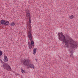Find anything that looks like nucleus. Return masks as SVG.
Wrapping results in <instances>:
<instances>
[{
    "instance_id": "obj_1",
    "label": "nucleus",
    "mask_w": 78,
    "mask_h": 78,
    "mask_svg": "<svg viewBox=\"0 0 78 78\" xmlns=\"http://www.w3.org/2000/svg\"><path fill=\"white\" fill-rule=\"evenodd\" d=\"M58 35L59 40L64 42L66 47H68L69 44L70 45V46L72 48H74L75 47H77V43L74 41L71 38L68 37L67 39L66 40L65 36L63 35V34L61 35V34H59V33H58Z\"/></svg>"
},
{
    "instance_id": "obj_2",
    "label": "nucleus",
    "mask_w": 78,
    "mask_h": 78,
    "mask_svg": "<svg viewBox=\"0 0 78 78\" xmlns=\"http://www.w3.org/2000/svg\"><path fill=\"white\" fill-rule=\"evenodd\" d=\"M1 67H3L4 70H10L11 69L10 66H9L8 63H2Z\"/></svg>"
},
{
    "instance_id": "obj_3",
    "label": "nucleus",
    "mask_w": 78,
    "mask_h": 78,
    "mask_svg": "<svg viewBox=\"0 0 78 78\" xmlns=\"http://www.w3.org/2000/svg\"><path fill=\"white\" fill-rule=\"evenodd\" d=\"M26 17L27 19H29V23H31V15H30V11L27 10L26 12Z\"/></svg>"
},
{
    "instance_id": "obj_4",
    "label": "nucleus",
    "mask_w": 78,
    "mask_h": 78,
    "mask_svg": "<svg viewBox=\"0 0 78 78\" xmlns=\"http://www.w3.org/2000/svg\"><path fill=\"white\" fill-rule=\"evenodd\" d=\"M23 63L24 66L28 67L30 64V61L28 59H24L23 61Z\"/></svg>"
},
{
    "instance_id": "obj_5",
    "label": "nucleus",
    "mask_w": 78,
    "mask_h": 78,
    "mask_svg": "<svg viewBox=\"0 0 78 78\" xmlns=\"http://www.w3.org/2000/svg\"><path fill=\"white\" fill-rule=\"evenodd\" d=\"M28 37L29 39L31 41H32L33 39L32 38V34H31V29H30L29 30V33H28Z\"/></svg>"
},
{
    "instance_id": "obj_6",
    "label": "nucleus",
    "mask_w": 78,
    "mask_h": 78,
    "mask_svg": "<svg viewBox=\"0 0 78 78\" xmlns=\"http://www.w3.org/2000/svg\"><path fill=\"white\" fill-rule=\"evenodd\" d=\"M4 61L5 62H8V58H7V56H5L4 58Z\"/></svg>"
},
{
    "instance_id": "obj_7",
    "label": "nucleus",
    "mask_w": 78,
    "mask_h": 78,
    "mask_svg": "<svg viewBox=\"0 0 78 78\" xmlns=\"http://www.w3.org/2000/svg\"><path fill=\"white\" fill-rule=\"evenodd\" d=\"M28 67H30V68H31V69H33L34 67V65L32 64H30H30H29V65L27 66Z\"/></svg>"
},
{
    "instance_id": "obj_8",
    "label": "nucleus",
    "mask_w": 78,
    "mask_h": 78,
    "mask_svg": "<svg viewBox=\"0 0 78 78\" xmlns=\"http://www.w3.org/2000/svg\"><path fill=\"white\" fill-rule=\"evenodd\" d=\"M5 23V21L3 20H1V23L3 25H4Z\"/></svg>"
},
{
    "instance_id": "obj_9",
    "label": "nucleus",
    "mask_w": 78,
    "mask_h": 78,
    "mask_svg": "<svg viewBox=\"0 0 78 78\" xmlns=\"http://www.w3.org/2000/svg\"><path fill=\"white\" fill-rule=\"evenodd\" d=\"M9 25V21H6L5 22V23L4 24V25L5 26H8Z\"/></svg>"
},
{
    "instance_id": "obj_10",
    "label": "nucleus",
    "mask_w": 78,
    "mask_h": 78,
    "mask_svg": "<svg viewBox=\"0 0 78 78\" xmlns=\"http://www.w3.org/2000/svg\"><path fill=\"white\" fill-rule=\"evenodd\" d=\"M37 50V48H35L33 50V54L35 55L36 53V51Z\"/></svg>"
},
{
    "instance_id": "obj_11",
    "label": "nucleus",
    "mask_w": 78,
    "mask_h": 78,
    "mask_svg": "<svg viewBox=\"0 0 78 78\" xmlns=\"http://www.w3.org/2000/svg\"><path fill=\"white\" fill-rule=\"evenodd\" d=\"M29 45V47L30 49H31V48H32V45L31 44V43H28Z\"/></svg>"
},
{
    "instance_id": "obj_12",
    "label": "nucleus",
    "mask_w": 78,
    "mask_h": 78,
    "mask_svg": "<svg viewBox=\"0 0 78 78\" xmlns=\"http://www.w3.org/2000/svg\"><path fill=\"white\" fill-rule=\"evenodd\" d=\"M74 17V16L73 15H72L71 16H69V19H72Z\"/></svg>"
},
{
    "instance_id": "obj_13",
    "label": "nucleus",
    "mask_w": 78,
    "mask_h": 78,
    "mask_svg": "<svg viewBox=\"0 0 78 78\" xmlns=\"http://www.w3.org/2000/svg\"><path fill=\"white\" fill-rule=\"evenodd\" d=\"M31 45L33 47L34 46V41H31Z\"/></svg>"
},
{
    "instance_id": "obj_14",
    "label": "nucleus",
    "mask_w": 78,
    "mask_h": 78,
    "mask_svg": "<svg viewBox=\"0 0 78 78\" xmlns=\"http://www.w3.org/2000/svg\"><path fill=\"white\" fill-rule=\"evenodd\" d=\"M21 72H22V73H25V71L23 69H22Z\"/></svg>"
},
{
    "instance_id": "obj_15",
    "label": "nucleus",
    "mask_w": 78,
    "mask_h": 78,
    "mask_svg": "<svg viewBox=\"0 0 78 78\" xmlns=\"http://www.w3.org/2000/svg\"><path fill=\"white\" fill-rule=\"evenodd\" d=\"M15 25V23L14 22H12L11 24V26H14Z\"/></svg>"
},
{
    "instance_id": "obj_16",
    "label": "nucleus",
    "mask_w": 78,
    "mask_h": 78,
    "mask_svg": "<svg viewBox=\"0 0 78 78\" xmlns=\"http://www.w3.org/2000/svg\"><path fill=\"white\" fill-rule=\"evenodd\" d=\"M2 55H3V52H2V51L0 50V56H2Z\"/></svg>"
},
{
    "instance_id": "obj_17",
    "label": "nucleus",
    "mask_w": 78,
    "mask_h": 78,
    "mask_svg": "<svg viewBox=\"0 0 78 78\" xmlns=\"http://www.w3.org/2000/svg\"><path fill=\"white\" fill-rule=\"evenodd\" d=\"M73 54H71V55H70V56H72V57H73Z\"/></svg>"
},
{
    "instance_id": "obj_18",
    "label": "nucleus",
    "mask_w": 78,
    "mask_h": 78,
    "mask_svg": "<svg viewBox=\"0 0 78 78\" xmlns=\"http://www.w3.org/2000/svg\"><path fill=\"white\" fill-rule=\"evenodd\" d=\"M0 61H1V62L2 63V62H2V59H0Z\"/></svg>"
},
{
    "instance_id": "obj_19",
    "label": "nucleus",
    "mask_w": 78,
    "mask_h": 78,
    "mask_svg": "<svg viewBox=\"0 0 78 78\" xmlns=\"http://www.w3.org/2000/svg\"><path fill=\"white\" fill-rule=\"evenodd\" d=\"M62 32L61 33H59V34H61V35L62 34Z\"/></svg>"
},
{
    "instance_id": "obj_20",
    "label": "nucleus",
    "mask_w": 78,
    "mask_h": 78,
    "mask_svg": "<svg viewBox=\"0 0 78 78\" xmlns=\"http://www.w3.org/2000/svg\"><path fill=\"white\" fill-rule=\"evenodd\" d=\"M30 28H31V25H30Z\"/></svg>"
},
{
    "instance_id": "obj_21",
    "label": "nucleus",
    "mask_w": 78,
    "mask_h": 78,
    "mask_svg": "<svg viewBox=\"0 0 78 78\" xmlns=\"http://www.w3.org/2000/svg\"><path fill=\"white\" fill-rule=\"evenodd\" d=\"M35 60H36V62H37V59H36Z\"/></svg>"
},
{
    "instance_id": "obj_22",
    "label": "nucleus",
    "mask_w": 78,
    "mask_h": 78,
    "mask_svg": "<svg viewBox=\"0 0 78 78\" xmlns=\"http://www.w3.org/2000/svg\"><path fill=\"white\" fill-rule=\"evenodd\" d=\"M73 59H74V58H73Z\"/></svg>"
}]
</instances>
